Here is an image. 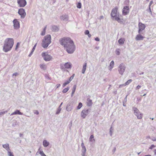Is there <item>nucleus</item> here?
Here are the masks:
<instances>
[{"instance_id":"f257e3e1","label":"nucleus","mask_w":156,"mask_h":156,"mask_svg":"<svg viewBox=\"0 0 156 156\" xmlns=\"http://www.w3.org/2000/svg\"><path fill=\"white\" fill-rule=\"evenodd\" d=\"M61 44L64 47L69 54L73 53L75 49V46L73 41L69 37H65L59 41Z\"/></svg>"},{"instance_id":"f03ea898","label":"nucleus","mask_w":156,"mask_h":156,"mask_svg":"<svg viewBox=\"0 0 156 156\" xmlns=\"http://www.w3.org/2000/svg\"><path fill=\"white\" fill-rule=\"evenodd\" d=\"M14 43V40L13 38L6 39L4 41L3 48V51L6 52L9 51L13 47Z\"/></svg>"},{"instance_id":"7ed1b4c3","label":"nucleus","mask_w":156,"mask_h":156,"mask_svg":"<svg viewBox=\"0 0 156 156\" xmlns=\"http://www.w3.org/2000/svg\"><path fill=\"white\" fill-rule=\"evenodd\" d=\"M51 43V36L49 34H48L45 36L42 40L41 43L42 46L44 48H47L49 44Z\"/></svg>"},{"instance_id":"20e7f679","label":"nucleus","mask_w":156,"mask_h":156,"mask_svg":"<svg viewBox=\"0 0 156 156\" xmlns=\"http://www.w3.org/2000/svg\"><path fill=\"white\" fill-rule=\"evenodd\" d=\"M126 69V66L125 65L122 63L119 65L118 67V71L119 74L121 75L123 74Z\"/></svg>"},{"instance_id":"39448f33","label":"nucleus","mask_w":156,"mask_h":156,"mask_svg":"<svg viewBox=\"0 0 156 156\" xmlns=\"http://www.w3.org/2000/svg\"><path fill=\"white\" fill-rule=\"evenodd\" d=\"M133 110L134 111V114L136 116L138 119H141L142 118L143 114L136 108L133 107Z\"/></svg>"},{"instance_id":"423d86ee","label":"nucleus","mask_w":156,"mask_h":156,"mask_svg":"<svg viewBox=\"0 0 156 156\" xmlns=\"http://www.w3.org/2000/svg\"><path fill=\"white\" fill-rule=\"evenodd\" d=\"M90 109L86 108L83 109L80 114L81 117L83 119H85L89 114L90 111Z\"/></svg>"},{"instance_id":"0eeeda50","label":"nucleus","mask_w":156,"mask_h":156,"mask_svg":"<svg viewBox=\"0 0 156 156\" xmlns=\"http://www.w3.org/2000/svg\"><path fill=\"white\" fill-rule=\"evenodd\" d=\"M41 55L44 59L46 61H49L52 59V57L46 52L42 53Z\"/></svg>"},{"instance_id":"6e6552de","label":"nucleus","mask_w":156,"mask_h":156,"mask_svg":"<svg viewBox=\"0 0 156 156\" xmlns=\"http://www.w3.org/2000/svg\"><path fill=\"white\" fill-rule=\"evenodd\" d=\"M120 15H116L115 16H111L113 20H115L117 21L118 23H122L123 22L122 19H121L120 18Z\"/></svg>"},{"instance_id":"1a4fd4ad","label":"nucleus","mask_w":156,"mask_h":156,"mask_svg":"<svg viewBox=\"0 0 156 156\" xmlns=\"http://www.w3.org/2000/svg\"><path fill=\"white\" fill-rule=\"evenodd\" d=\"M18 13L20 16L21 18L22 19L24 18L26 15L25 10L23 8L19 9Z\"/></svg>"},{"instance_id":"9d476101","label":"nucleus","mask_w":156,"mask_h":156,"mask_svg":"<svg viewBox=\"0 0 156 156\" xmlns=\"http://www.w3.org/2000/svg\"><path fill=\"white\" fill-rule=\"evenodd\" d=\"M13 27L15 29H18L20 27V24L19 22L16 19H15L13 21Z\"/></svg>"},{"instance_id":"9b49d317","label":"nucleus","mask_w":156,"mask_h":156,"mask_svg":"<svg viewBox=\"0 0 156 156\" xmlns=\"http://www.w3.org/2000/svg\"><path fill=\"white\" fill-rule=\"evenodd\" d=\"M138 27V33L141 34L142 31L145 29L146 26L144 24L142 23H141L140 22L139 23Z\"/></svg>"},{"instance_id":"f8f14e48","label":"nucleus","mask_w":156,"mask_h":156,"mask_svg":"<svg viewBox=\"0 0 156 156\" xmlns=\"http://www.w3.org/2000/svg\"><path fill=\"white\" fill-rule=\"evenodd\" d=\"M129 7L128 6H125L123 7L122 9V14L124 16L127 15L129 14Z\"/></svg>"},{"instance_id":"ddd939ff","label":"nucleus","mask_w":156,"mask_h":156,"mask_svg":"<svg viewBox=\"0 0 156 156\" xmlns=\"http://www.w3.org/2000/svg\"><path fill=\"white\" fill-rule=\"evenodd\" d=\"M17 3L20 7H24L27 4L25 0H17Z\"/></svg>"},{"instance_id":"4468645a","label":"nucleus","mask_w":156,"mask_h":156,"mask_svg":"<svg viewBox=\"0 0 156 156\" xmlns=\"http://www.w3.org/2000/svg\"><path fill=\"white\" fill-rule=\"evenodd\" d=\"M72 67V64L70 62H66L65 63L64 65L61 66V68L62 69H70Z\"/></svg>"},{"instance_id":"2eb2a0df","label":"nucleus","mask_w":156,"mask_h":156,"mask_svg":"<svg viewBox=\"0 0 156 156\" xmlns=\"http://www.w3.org/2000/svg\"><path fill=\"white\" fill-rule=\"evenodd\" d=\"M144 38V37L141 35L140 34H139L136 36L135 39L137 41H142Z\"/></svg>"},{"instance_id":"dca6fc26","label":"nucleus","mask_w":156,"mask_h":156,"mask_svg":"<svg viewBox=\"0 0 156 156\" xmlns=\"http://www.w3.org/2000/svg\"><path fill=\"white\" fill-rule=\"evenodd\" d=\"M68 16L66 15H62L60 17V19L61 20L66 21L68 20Z\"/></svg>"},{"instance_id":"f3484780","label":"nucleus","mask_w":156,"mask_h":156,"mask_svg":"<svg viewBox=\"0 0 156 156\" xmlns=\"http://www.w3.org/2000/svg\"><path fill=\"white\" fill-rule=\"evenodd\" d=\"M89 141L90 142V144L91 145L95 142V140L94 138V136L93 135H92L90 136L89 139Z\"/></svg>"},{"instance_id":"a211bd4d","label":"nucleus","mask_w":156,"mask_h":156,"mask_svg":"<svg viewBox=\"0 0 156 156\" xmlns=\"http://www.w3.org/2000/svg\"><path fill=\"white\" fill-rule=\"evenodd\" d=\"M73 109V107L71 103H69L67 104L66 109L68 112L71 111Z\"/></svg>"},{"instance_id":"6ab92c4d","label":"nucleus","mask_w":156,"mask_h":156,"mask_svg":"<svg viewBox=\"0 0 156 156\" xmlns=\"http://www.w3.org/2000/svg\"><path fill=\"white\" fill-rule=\"evenodd\" d=\"M2 147L7 151L10 150L9 146V145L7 143L5 144L2 145Z\"/></svg>"},{"instance_id":"aec40b11","label":"nucleus","mask_w":156,"mask_h":156,"mask_svg":"<svg viewBox=\"0 0 156 156\" xmlns=\"http://www.w3.org/2000/svg\"><path fill=\"white\" fill-rule=\"evenodd\" d=\"M23 115V113L20 112L18 110H16L14 112L12 113L11 115Z\"/></svg>"},{"instance_id":"412c9836","label":"nucleus","mask_w":156,"mask_h":156,"mask_svg":"<svg viewBox=\"0 0 156 156\" xmlns=\"http://www.w3.org/2000/svg\"><path fill=\"white\" fill-rule=\"evenodd\" d=\"M114 62L113 61H112L111 62L109 66V67H109L108 69L110 71H111L112 70V69L114 67Z\"/></svg>"},{"instance_id":"4be33fe9","label":"nucleus","mask_w":156,"mask_h":156,"mask_svg":"<svg viewBox=\"0 0 156 156\" xmlns=\"http://www.w3.org/2000/svg\"><path fill=\"white\" fill-rule=\"evenodd\" d=\"M117 10L118 8L117 7L113 9L111 12V15H113L114 14L119 12H117Z\"/></svg>"},{"instance_id":"5701e85b","label":"nucleus","mask_w":156,"mask_h":156,"mask_svg":"<svg viewBox=\"0 0 156 156\" xmlns=\"http://www.w3.org/2000/svg\"><path fill=\"white\" fill-rule=\"evenodd\" d=\"M87 65V63L86 62L84 63V64L83 65L82 70V73L83 74H84L85 73V71L86 69Z\"/></svg>"},{"instance_id":"b1692460","label":"nucleus","mask_w":156,"mask_h":156,"mask_svg":"<svg viewBox=\"0 0 156 156\" xmlns=\"http://www.w3.org/2000/svg\"><path fill=\"white\" fill-rule=\"evenodd\" d=\"M40 68L43 70H45L47 68V66L46 64H41L40 65Z\"/></svg>"},{"instance_id":"393cba45","label":"nucleus","mask_w":156,"mask_h":156,"mask_svg":"<svg viewBox=\"0 0 156 156\" xmlns=\"http://www.w3.org/2000/svg\"><path fill=\"white\" fill-rule=\"evenodd\" d=\"M40 154L41 156H46L44 154L43 151H41L40 152H37L36 153V155H38Z\"/></svg>"},{"instance_id":"a878e982","label":"nucleus","mask_w":156,"mask_h":156,"mask_svg":"<svg viewBox=\"0 0 156 156\" xmlns=\"http://www.w3.org/2000/svg\"><path fill=\"white\" fill-rule=\"evenodd\" d=\"M92 105V100L89 98L87 99V105L88 106H90Z\"/></svg>"},{"instance_id":"bb28decb","label":"nucleus","mask_w":156,"mask_h":156,"mask_svg":"<svg viewBox=\"0 0 156 156\" xmlns=\"http://www.w3.org/2000/svg\"><path fill=\"white\" fill-rule=\"evenodd\" d=\"M81 155H86V147L82 148L81 150Z\"/></svg>"},{"instance_id":"cd10ccee","label":"nucleus","mask_w":156,"mask_h":156,"mask_svg":"<svg viewBox=\"0 0 156 156\" xmlns=\"http://www.w3.org/2000/svg\"><path fill=\"white\" fill-rule=\"evenodd\" d=\"M43 144L44 147H48L49 145V143L46 140H44L43 142Z\"/></svg>"},{"instance_id":"c85d7f7f","label":"nucleus","mask_w":156,"mask_h":156,"mask_svg":"<svg viewBox=\"0 0 156 156\" xmlns=\"http://www.w3.org/2000/svg\"><path fill=\"white\" fill-rule=\"evenodd\" d=\"M76 88V85H75L73 86V88L72 89V92L71 95V97H72L73 96V95L75 93V91Z\"/></svg>"},{"instance_id":"c756f323","label":"nucleus","mask_w":156,"mask_h":156,"mask_svg":"<svg viewBox=\"0 0 156 156\" xmlns=\"http://www.w3.org/2000/svg\"><path fill=\"white\" fill-rule=\"evenodd\" d=\"M37 44V43H36V44L34 45L33 47V48L32 49V50L31 52L30 53L29 55V57H30L31 56L33 52L34 51V50L35 49V48H36V46Z\"/></svg>"},{"instance_id":"7c9ffc66","label":"nucleus","mask_w":156,"mask_h":156,"mask_svg":"<svg viewBox=\"0 0 156 156\" xmlns=\"http://www.w3.org/2000/svg\"><path fill=\"white\" fill-rule=\"evenodd\" d=\"M125 40L124 38H120L118 41L119 43L120 44H123Z\"/></svg>"},{"instance_id":"2f4dec72","label":"nucleus","mask_w":156,"mask_h":156,"mask_svg":"<svg viewBox=\"0 0 156 156\" xmlns=\"http://www.w3.org/2000/svg\"><path fill=\"white\" fill-rule=\"evenodd\" d=\"M46 29V26L45 27H44L43 30L41 32V35L44 36L45 34Z\"/></svg>"},{"instance_id":"473e14b6","label":"nucleus","mask_w":156,"mask_h":156,"mask_svg":"<svg viewBox=\"0 0 156 156\" xmlns=\"http://www.w3.org/2000/svg\"><path fill=\"white\" fill-rule=\"evenodd\" d=\"M69 87H67L66 88L64 89L62 91V92L63 93L67 92L69 90Z\"/></svg>"},{"instance_id":"72a5a7b5","label":"nucleus","mask_w":156,"mask_h":156,"mask_svg":"<svg viewBox=\"0 0 156 156\" xmlns=\"http://www.w3.org/2000/svg\"><path fill=\"white\" fill-rule=\"evenodd\" d=\"M7 154L8 156H14L12 152L11 151V150L7 151Z\"/></svg>"},{"instance_id":"f704fd0d","label":"nucleus","mask_w":156,"mask_h":156,"mask_svg":"<svg viewBox=\"0 0 156 156\" xmlns=\"http://www.w3.org/2000/svg\"><path fill=\"white\" fill-rule=\"evenodd\" d=\"M132 81V80L131 79H129L125 83V86L129 85L131 82Z\"/></svg>"},{"instance_id":"c9c22d12","label":"nucleus","mask_w":156,"mask_h":156,"mask_svg":"<svg viewBox=\"0 0 156 156\" xmlns=\"http://www.w3.org/2000/svg\"><path fill=\"white\" fill-rule=\"evenodd\" d=\"M52 30L54 31H57L58 30V27L55 26H53L52 27Z\"/></svg>"},{"instance_id":"e433bc0d","label":"nucleus","mask_w":156,"mask_h":156,"mask_svg":"<svg viewBox=\"0 0 156 156\" xmlns=\"http://www.w3.org/2000/svg\"><path fill=\"white\" fill-rule=\"evenodd\" d=\"M70 82L69 80H67L66 82L63 84L62 87H65L66 85L68 84Z\"/></svg>"},{"instance_id":"4c0bfd02","label":"nucleus","mask_w":156,"mask_h":156,"mask_svg":"<svg viewBox=\"0 0 156 156\" xmlns=\"http://www.w3.org/2000/svg\"><path fill=\"white\" fill-rule=\"evenodd\" d=\"M82 106V104L81 102H80L79 103L77 107V109H80Z\"/></svg>"},{"instance_id":"58836bf2","label":"nucleus","mask_w":156,"mask_h":156,"mask_svg":"<svg viewBox=\"0 0 156 156\" xmlns=\"http://www.w3.org/2000/svg\"><path fill=\"white\" fill-rule=\"evenodd\" d=\"M61 109L62 108H61L58 107V108L57 109V111L56 112V114H58L60 113L61 111Z\"/></svg>"},{"instance_id":"ea45409f","label":"nucleus","mask_w":156,"mask_h":156,"mask_svg":"<svg viewBox=\"0 0 156 156\" xmlns=\"http://www.w3.org/2000/svg\"><path fill=\"white\" fill-rule=\"evenodd\" d=\"M7 112V111H5L0 112V117L2 115H4Z\"/></svg>"},{"instance_id":"a19ab883","label":"nucleus","mask_w":156,"mask_h":156,"mask_svg":"<svg viewBox=\"0 0 156 156\" xmlns=\"http://www.w3.org/2000/svg\"><path fill=\"white\" fill-rule=\"evenodd\" d=\"M75 74H73L69 79V81H71L73 79L74 76Z\"/></svg>"},{"instance_id":"79ce46f5","label":"nucleus","mask_w":156,"mask_h":156,"mask_svg":"<svg viewBox=\"0 0 156 156\" xmlns=\"http://www.w3.org/2000/svg\"><path fill=\"white\" fill-rule=\"evenodd\" d=\"M77 8L80 9L81 7V4L80 2H79L77 5Z\"/></svg>"},{"instance_id":"37998d69","label":"nucleus","mask_w":156,"mask_h":156,"mask_svg":"<svg viewBox=\"0 0 156 156\" xmlns=\"http://www.w3.org/2000/svg\"><path fill=\"white\" fill-rule=\"evenodd\" d=\"M113 129H112V127H111L110 129V134L111 136H112V130Z\"/></svg>"},{"instance_id":"c03bdc74","label":"nucleus","mask_w":156,"mask_h":156,"mask_svg":"<svg viewBox=\"0 0 156 156\" xmlns=\"http://www.w3.org/2000/svg\"><path fill=\"white\" fill-rule=\"evenodd\" d=\"M119 49H116V53L117 55H119L120 54V51Z\"/></svg>"},{"instance_id":"a18cd8bd","label":"nucleus","mask_w":156,"mask_h":156,"mask_svg":"<svg viewBox=\"0 0 156 156\" xmlns=\"http://www.w3.org/2000/svg\"><path fill=\"white\" fill-rule=\"evenodd\" d=\"M20 43L19 42H18L17 43V44H16V45L15 49V50H17L18 48L19 47V46L20 45Z\"/></svg>"},{"instance_id":"49530a36","label":"nucleus","mask_w":156,"mask_h":156,"mask_svg":"<svg viewBox=\"0 0 156 156\" xmlns=\"http://www.w3.org/2000/svg\"><path fill=\"white\" fill-rule=\"evenodd\" d=\"M34 114H36L37 115H38L39 114V112L37 110H35L34 111Z\"/></svg>"},{"instance_id":"de8ad7c7","label":"nucleus","mask_w":156,"mask_h":156,"mask_svg":"<svg viewBox=\"0 0 156 156\" xmlns=\"http://www.w3.org/2000/svg\"><path fill=\"white\" fill-rule=\"evenodd\" d=\"M155 146H154V145H152L150 147H149V149H153V148H154V147H155Z\"/></svg>"},{"instance_id":"09e8293b","label":"nucleus","mask_w":156,"mask_h":156,"mask_svg":"<svg viewBox=\"0 0 156 156\" xmlns=\"http://www.w3.org/2000/svg\"><path fill=\"white\" fill-rule=\"evenodd\" d=\"M85 34L86 35H88L89 34V31L88 30H86L85 32Z\"/></svg>"},{"instance_id":"8fccbe9b","label":"nucleus","mask_w":156,"mask_h":156,"mask_svg":"<svg viewBox=\"0 0 156 156\" xmlns=\"http://www.w3.org/2000/svg\"><path fill=\"white\" fill-rule=\"evenodd\" d=\"M127 95H126L124 101H123V103H124L125 102H126L127 101Z\"/></svg>"},{"instance_id":"3c124183","label":"nucleus","mask_w":156,"mask_h":156,"mask_svg":"<svg viewBox=\"0 0 156 156\" xmlns=\"http://www.w3.org/2000/svg\"><path fill=\"white\" fill-rule=\"evenodd\" d=\"M151 140L154 141H156V136L155 137H154L151 138Z\"/></svg>"},{"instance_id":"603ef678","label":"nucleus","mask_w":156,"mask_h":156,"mask_svg":"<svg viewBox=\"0 0 156 156\" xmlns=\"http://www.w3.org/2000/svg\"><path fill=\"white\" fill-rule=\"evenodd\" d=\"M153 3V1H151L149 3V7H151V5Z\"/></svg>"},{"instance_id":"864d4df0","label":"nucleus","mask_w":156,"mask_h":156,"mask_svg":"<svg viewBox=\"0 0 156 156\" xmlns=\"http://www.w3.org/2000/svg\"><path fill=\"white\" fill-rule=\"evenodd\" d=\"M141 87V86H140V85H138V86H137L136 87V90H138V89H139Z\"/></svg>"},{"instance_id":"5fc2aeb1","label":"nucleus","mask_w":156,"mask_h":156,"mask_svg":"<svg viewBox=\"0 0 156 156\" xmlns=\"http://www.w3.org/2000/svg\"><path fill=\"white\" fill-rule=\"evenodd\" d=\"M126 86L125 85V84H121V85H119V88H121L122 87H123V86Z\"/></svg>"},{"instance_id":"6e6d98bb","label":"nucleus","mask_w":156,"mask_h":156,"mask_svg":"<svg viewBox=\"0 0 156 156\" xmlns=\"http://www.w3.org/2000/svg\"><path fill=\"white\" fill-rule=\"evenodd\" d=\"M18 75V73H15L12 74V76H16Z\"/></svg>"},{"instance_id":"4d7b16f0","label":"nucleus","mask_w":156,"mask_h":156,"mask_svg":"<svg viewBox=\"0 0 156 156\" xmlns=\"http://www.w3.org/2000/svg\"><path fill=\"white\" fill-rule=\"evenodd\" d=\"M95 40L96 41H100V39L98 37H97L95 38Z\"/></svg>"},{"instance_id":"13d9d810","label":"nucleus","mask_w":156,"mask_h":156,"mask_svg":"<svg viewBox=\"0 0 156 156\" xmlns=\"http://www.w3.org/2000/svg\"><path fill=\"white\" fill-rule=\"evenodd\" d=\"M81 147L82 148L85 147V146H84V144L83 142H82L81 143Z\"/></svg>"},{"instance_id":"bf43d9fd","label":"nucleus","mask_w":156,"mask_h":156,"mask_svg":"<svg viewBox=\"0 0 156 156\" xmlns=\"http://www.w3.org/2000/svg\"><path fill=\"white\" fill-rule=\"evenodd\" d=\"M119 15V12H118L117 13H115V14H114L113 15H111V16H116V15Z\"/></svg>"},{"instance_id":"052dcab7","label":"nucleus","mask_w":156,"mask_h":156,"mask_svg":"<svg viewBox=\"0 0 156 156\" xmlns=\"http://www.w3.org/2000/svg\"><path fill=\"white\" fill-rule=\"evenodd\" d=\"M149 10L150 14H152V12L151 11V7H149Z\"/></svg>"},{"instance_id":"680f3d73","label":"nucleus","mask_w":156,"mask_h":156,"mask_svg":"<svg viewBox=\"0 0 156 156\" xmlns=\"http://www.w3.org/2000/svg\"><path fill=\"white\" fill-rule=\"evenodd\" d=\"M60 86V84H57L56 85V88H58Z\"/></svg>"},{"instance_id":"e2e57ef3","label":"nucleus","mask_w":156,"mask_h":156,"mask_svg":"<svg viewBox=\"0 0 156 156\" xmlns=\"http://www.w3.org/2000/svg\"><path fill=\"white\" fill-rule=\"evenodd\" d=\"M104 19V16H100L99 18V20H101V19Z\"/></svg>"},{"instance_id":"0e129e2a","label":"nucleus","mask_w":156,"mask_h":156,"mask_svg":"<svg viewBox=\"0 0 156 156\" xmlns=\"http://www.w3.org/2000/svg\"><path fill=\"white\" fill-rule=\"evenodd\" d=\"M62 104H63V102H62L61 103L60 105L59 106L58 108H61V106L62 105Z\"/></svg>"},{"instance_id":"69168bd1","label":"nucleus","mask_w":156,"mask_h":156,"mask_svg":"<svg viewBox=\"0 0 156 156\" xmlns=\"http://www.w3.org/2000/svg\"><path fill=\"white\" fill-rule=\"evenodd\" d=\"M45 77L46 78H47L48 79H50L48 75L46 76Z\"/></svg>"},{"instance_id":"338daca9","label":"nucleus","mask_w":156,"mask_h":156,"mask_svg":"<svg viewBox=\"0 0 156 156\" xmlns=\"http://www.w3.org/2000/svg\"><path fill=\"white\" fill-rule=\"evenodd\" d=\"M41 151H43L42 150H41L40 148H39L37 152H40Z\"/></svg>"},{"instance_id":"774afa93","label":"nucleus","mask_w":156,"mask_h":156,"mask_svg":"<svg viewBox=\"0 0 156 156\" xmlns=\"http://www.w3.org/2000/svg\"><path fill=\"white\" fill-rule=\"evenodd\" d=\"M88 37H90L91 35L90 34H88Z\"/></svg>"}]
</instances>
